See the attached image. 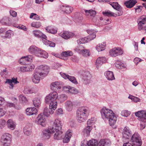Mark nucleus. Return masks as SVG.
Masks as SVG:
<instances>
[{"label":"nucleus","mask_w":146,"mask_h":146,"mask_svg":"<svg viewBox=\"0 0 146 146\" xmlns=\"http://www.w3.org/2000/svg\"><path fill=\"white\" fill-rule=\"evenodd\" d=\"M100 112L102 118L104 119H108L110 126H113L116 123L117 117L111 110L104 107L101 110Z\"/></svg>","instance_id":"f257e3e1"},{"label":"nucleus","mask_w":146,"mask_h":146,"mask_svg":"<svg viewBox=\"0 0 146 146\" xmlns=\"http://www.w3.org/2000/svg\"><path fill=\"white\" fill-rule=\"evenodd\" d=\"M90 111V108L86 106L79 108L76 113V118L78 122L80 123L84 122L87 119Z\"/></svg>","instance_id":"f03ea898"},{"label":"nucleus","mask_w":146,"mask_h":146,"mask_svg":"<svg viewBox=\"0 0 146 146\" xmlns=\"http://www.w3.org/2000/svg\"><path fill=\"white\" fill-rule=\"evenodd\" d=\"M58 98V94L56 92H52L45 97V102L46 103H50L51 107L53 106L57 107V103L56 100Z\"/></svg>","instance_id":"7ed1b4c3"},{"label":"nucleus","mask_w":146,"mask_h":146,"mask_svg":"<svg viewBox=\"0 0 146 146\" xmlns=\"http://www.w3.org/2000/svg\"><path fill=\"white\" fill-rule=\"evenodd\" d=\"M35 70L40 73L41 77H44L49 73L50 68L48 66L44 64L38 66Z\"/></svg>","instance_id":"20e7f679"},{"label":"nucleus","mask_w":146,"mask_h":146,"mask_svg":"<svg viewBox=\"0 0 146 146\" xmlns=\"http://www.w3.org/2000/svg\"><path fill=\"white\" fill-rule=\"evenodd\" d=\"M12 135L9 133H4L1 137L0 141L3 146H10L12 141Z\"/></svg>","instance_id":"39448f33"},{"label":"nucleus","mask_w":146,"mask_h":146,"mask_svg":"<svg viewBox=\"0 0 146 146\" xmlns=\"http://www.w3.org/2000/svg\"><path fill=\"white\" fill-rule=\"evenodd\" d=\"M131 141L133 146H141L142 141L138 134L135 133L133 135Z\"/></svg>","instance_id":"423d86ee"},{"label":"nucleus","mask_w":146,"mask_h":146,"mask_svg":"<svg viewBox=\"0 0 146 146\" xmlns=\"http://www.w3.org/2000/svg\"><path fill=\"white\" fill-rule=\"evenodd\" d=\"M62 123L61 120L59 119H56L54 120L52 126L50 127L51 130L52 132H54L55 130H61Z\"/></svg>","instance_id":"0eeeda50"},{"label":"nucleus","mask_w":146,"mask_h":146,"mask_svg":"<svg viewBox=\"0 0 146 146\" xmlns=\"http://www.w3.org/2000/svg\"><path fill=\"white\" fill-rule=\"evenodd\" d=\"M123 52L120 47H115L110 50L109 53L110 55L113 57H115L123 54Z\"/></svg>","instance_id":"6e6552de"},{"label":"nucleus","mask_w":146,"mask_h":146,"mask_svg":"<svg viewBox=\"0 0 146 146\" xmlns=\"http://www.w3.org/2000/svg\"><path fill=\"white\" fill-rule=\"evenodd\" d=\"M135 115L138 117V119L142 122H146V110L139 111L135 113Z\"/></svg>","instance_id":"1a4fd4ad"},{"label":"nucleus","mask_w":146,"mask_h":146,"mask_svg":"<svg viewBox=\"0 0 146 146\" xmlns=\"http://www.w3.org/2000/svg\"><path fill=\"white\" fill-rule=\"evenodd\" d=\"M105 142L104 140L101 139L98 143L95 139L90 140L87 142L88 146H104Z\"/></svg>","instance_id":"9d476101"},{"label":"nucleus","mask_w":146,"mask_h":146,"mask_svg":"<svg viewBox=\"0 0 146 146\" xmlns=\"http://www.w3.org/2000/svg\"><path fill=\"white\" fill-rule=\"evenodd\" d=\"M36 123L42 126H44L46 123V121L43 115H42V114H39L36 119Z\"/></svg>","instance_id":"9b49d317"},{"label":"nucleus","mask_w":146,"mask_h":146,"mask_svg":"<svg viewBox=\"0 0 146 146\" xmlns=\"http://www.w3.org/2000/svg\"><path fill=\"white\" fill-rule=\"evenodd\" d=\"M51 107L50 105H49V108H44L43 111V114L44 116L46 117H48L50 114L53 113L54 110L57 107L52 106Z\"/></svg>","instance_id":"f8f14e48"},{"label":"nucleus","mask_w":146,"mask_h":146,"mask_svg":"<svg viewBox=\"0 0 146 146\" xmlns=\"http://www.w3.org/2000/svg\"><path fill=\"white\" fill-rule=\"evenodd\" d=\"M54 138L55 139L59 140L62 139L64 137V135L61 130H55L54 131Z\"/></svg>","instance_id":"ddd939ff"},{"label":"nucleus","mask_w":146,"mask_h":146,"mask_svg":"<svg viewBox=\"0 0 146 146\" xmlns=\"http://www.w3.org/2000/svg\"><path fill=\"white\" fill-rule=\"evenodd\" d=\"M63 90L66 93L72 94H76L78 92V90L75 88L69 86L63 87Z\"/></svg>","instance_id":"4468645a"},{"label":"nucleus","mask_w":146,"mask_h":146,"mask_svg":"<svg viewBox=\"0 0 146 146\" xmlns=\"http://www.w3.org/2000/svg\"><path fill=\"white\" fill-rule=\"evenodd\" d=\"M40 73L36 70L34 71L31 78L32 82L35 84H37L39 83L40 79Z\"/></svg>","instance_id":"2eb2a0df"},{"label":"nucleus","mask_w":146,"mask_h":146,"mask_svg":"<svg viewBox=\"0 0 146 146\" xmlns=\"http://www.w3.org/2000/svg\"><path fill=\"white\" fill-rule=\"evenodd\" d=\"M107 61L106 58L104 57H98L96 60L95 65L98 69L103 64L105 63Z\"/></svg>","instance_id":"dca6fc26"},{"label":"nucleus","mask_w":146,"mask_h":146,"mask_svg":"<svg viewBox=\"0 0 146 146\" xmlns=\"http://www.w3.org/2000/svg\"><path fill=\"white\" fill-rule=\"evenodd\" d=\"M138 22V29L141 30L143 29V25L146 24V16L143 15L141 17Z\"/></svg>","instance_id":"f3484780"},{"label":"nucleus","mask_w":146,"mask_h":146,"mask_svg":"<svg viewBox=\"0 0 146 146\" xmlns=\"http://www.w3.org/2000/svg\"><path fill=\"white\" fill-rule=\"evenodd\" d=\"M35 68L33 64H28L24 66H22L20 68V71L23 72H28L32 71Z\"/></svg>","instance_id":"a211bd4d"},{"label":"nucleus","mask_w":146,"mask_h":146,"mask_svg":"<svg viewBox=\"0 0 146 146\" xmlns=\"http://www.w3.org/2000/svg\"><path fill=\"white\" fill-rule=\"evenodd\" d=\"M40 49L35 45L31 46L28 48V51L30 53L34 54L36 56H39L38 52Z\"/></svg>","instance_id":"6ab92c4d"},{"label":"nucleus","mask_w":146,"mask_h":146,"mask_svg":"<svg viewBox=\"0 0 146 146\" xmlns=\"http://www.w3.org/2000/svg\"><path fill=\"white\" fill-rule=\"evenodd\" d=\"M123 135V138L126 139H129L131 136V132L128 127H124Z\"/></svg>","instance_id":"aec40b11"},{"label":"nucleus","mask_w":146,"mask_h":146,"mask_svg":"<svg viewBox=\"0 0 146 146\" xmlns=\"http://www.w3.org/2000/svg\"><path fill=\"white\" fill-rule=\"evenodd\" d=\"M61 84L62 83L61 82H55L52 83L50 86L52 90H57L61 88Z\"/></svg>","instance_id":"412c9836"},{"label":"nucleus","mask_w":146,"mask_h":146,"mask_svg":"<svg viewBox=\"0 0 146 146\" xmlns=\"http://www.w3.org/2000/svg\"><path fill=\"white\" fill-rule=\"evenodd\" d=\"M59 35L65 39H68L73 37L74 34L73 33L65 31L62 33H60Z\"/></svg>","instance_id":"4be33fe9"},{"label":"nucleus","mask_w":146,"mask_h":146,"mask_svg":"<svg viewBox=\"0 0 146 146\" xmlns=\"http://www.w3.org/2000/svg\"><path fill=\"white\" fill-rule=\"evenodd\" d=\"M32 33L35 37L45 39L47 38L46 35L43 34L41 31L38 30H35L33 31Z\"/></svg>","instance_id":"5701e85b"},{"label":"nucleus","mask_w":146,"mask_h":146,"mask_svg":"<svg viewBox=\"0 0 146 146\" xmlns=\"http://www.w3.org/2000/svg\"><path fill=\"white\" fill-rule=\"evenodd\" d=\"M65 108L68 111H71L73 109V103L70 100H67L64 103Z\"/></svg>","instance_id":"b1692460"},{"label":"nucleus","mask_w":146,"mask_h":146,"mask_svg":"<svg viewBox=\"0 0 146 146\" xmlns=\"http://www.w3.org/2000/svg\"><path fill=\"white\" fill-rule=\"evenodd\" d=\"M13 83H14L15 84H17L19 83V82L17 81V78H12V79H6V81L5 82L6 84H9L10 86L9 88L10 89H13L14 87V85L13 84Z\"/></svg>","instance_id":"393cba45"},{"label":"nucleus","mask_w":146,"mask_h":146,"mask_svg":"<svg viewBox=\"0 0 146 146\" xmlns=\"http://www.w3.org/2000/svg\"><path fill=\"white\" fill-rule=\"evenodd\" d=\"M54 133L51 131L50 127L48 129H45L42 131V137L44 139H48L50 137L51 133Z\"/></svg>","instance_id":"a878e982"},{"label":"nucleus","mask_w":146,"mask_h":146,"mask_svg":"<svg viewBox=\"0 0 146 146\" xmlns=\"http://www.w3.org/2000/svg\"><path fill=\"white\" fill-rule=\"evenodd\" d=\"M60 8L63 11L67 14H69L71 13L73 9L72 7L67 5H62Z\"/></svg>","instance_id":"bb28decb"},{"label":"nucleus","mask_w":146,"mask_h":146,"mask_svg":"<svg viewBox=\"0 0 146 146\" xmlns=\"http://www.w3.org/2000/svg\"><path fill=\"white\" fill-rule=\"evenodd\" d=\"M32 126L30 125L25 126L23 129V132L25 135L29 136L30 135L32 132Z\"/></svg>","instance_id":"cd10ccee"},{"label":"nucleus","mask_w":146,"mask_h":146,"mask_svg":"<svg viewBox=\"0 0 146 146\" xmlns=\"http://www.w3.org/2000/svg\"><path fill=\"white\" fill-rule=\"evenodd\" d=\"M106 47V43L104 42L97 44L96 47V49L98 52H100L104 50Z\"/></svg>","instance_id":"c85d7f7f"},{"label":"nucleus","mask_w":146,"mask_h":146,"mask_svg":"<svg viewBox=\"0 0 146 146\" xmlns=\"http://www.w3.org/2000/svg\"><path fill=\"white\" fill-rule=\"evenodd\" d=\"M26 111L27 114L29 115L36 114L37 113V109L34 107L27 108L26 109Z\"/></svg>","instance_id":"c756f323"},{"label":"nucleus","mask_w":146,"mask_h":146,"mask_svg":"<svg viewBox=\"0 0 146 146\" xmlns=\"http://www.w3.org/2000/svg\"><path fill=\"white\" fill-rule=\"evenodd\" d=\"M7 127L9 129L11 130H14L16 127V123L12 119H9L7 122Z\"/></svg>","instance_id":"7c9ffc66"},{"label":"nucleus","mask_w":146,"mask_h":146,"mask_svg":"<svg viewBox=\"0 0 146 146\" xmlns=\"http://www.w3.org/2000/svg\"><path fill=\"white\" fill-rule=\"evenodd\" d=\"M72 131L70 129L66 132L65 135V138L63 140L64 142L68 143L69 142L72 135Z\"/></svg>","instance_id":"2f4dec72"},{"label":"nucleus","mask_w":146,"mask_h":146,"mask_svg":"<svg viewBox=\"0 0 146 146\" xmlns=\"http://www.w3.org/2000/svg\"><path fill=\"white\" fill-rule=\"evenodd\" d=\"M104 75L109 80H112L115 79L113 73L111 71H108L104 73Z\"/></svg>","instance_id":"473e14b6"},{"label":"nucleus","mask_w":146,"mask_h":146,"mask_svg":"<svg viewBox=\"0 0 146 146\" xmlns=\"http://www.w3.org/2000/svg\"><path fill=\"white\" fill-rule=\"evenodd\" d=\"M90 36H87L85 37L84 38H82L79 39L77 40V42L78 44H84L86 43L91 40Z\"/></svg>","instance_id":"72a5a7b5"},{"label":"nucleus","mask_w":146,"mask_h":146,"mask_svg":"<svg viewBox=\"0 0 146 146\" xmlns=\"http://www.w3.org/2000/svg\"><path fill=\"white\" fill-rule=\"evenodd\" d=\"M135 0H130L125 3L124 4L127 8H131L133 7L136 3Z\"/></svg>","instance_id":"f704fd0d"},{"label":"nucleus","mask_w":146,"mask_h":146,"mask_svg":"<svg viewBox=\"0 0 146 146\" xmlns=\"http://www.w3.org/2000/svg\"><path fill=\"white\" fill-rule=\"evenodd\" d=\"M87 33L90 35L88 36H90V39L92 40L95 38L96 37V32L94 30L89 29L86 31Z\"/></svg>","instance_id":"c9c22d12"},{"label":"nucleus","mask_w":146,"mask_h":146,"mask_svg":"<svg viewBox=\"0 0 146 146\" xmlns=\"http://www.w3.org/2000/svg\"><path fill=\"white\" fill-rule=\"evenodd\" d=\"M91 77V75L89 72H85L84 75L83 79L85 81V83H88Z\"/></svg>","instance_id":"e433bc0d"},{"label":"nucleus","mask_w":146,"mask_h":146,"mask_svg":"<svg viewBox=\"0 0 146 146\" xmlns=\"http://www.w3.org/2000/svg\"><path fill=\"white\" fill-rule=\"evenodd\" d=\"M38 53L40 54V55L39 56H37L39 57L46 58L48 56V53L46 51L42 50L41 49H40Z\"/></svg>","instance_id":"4c0bfd02"},{"label":"nucleus","mask_w":146,"mask_h":146,"mask_svg":"<svg viewBox=\"0 0 146 146\" xmlns=\"http://www.w3.org/2000/svg\"><path fill=\"white\" fill-rule=\"evenodd\" d=\"M115 66L117 68L121 69L125 67V65L119 60L117 61L115 63Z\"/></svg>","instance_id":"58836bf2"},{"label":"nucleus","mask_w":146,"mask_h":146,"mask_svg":"<svg viewBox=\"0 0 146 146\" xmlns=\"http://www.w3.org/2000/svg\"><path fill=\"white\" fill-rule=\"evenodd\" d=\"M33 102L35 107L37 108H39L40 106L41 100L38 98H35L33 100Z\"/></svg>","instance_id":"ea45409f"},{"label":"nucleus","mask_w":146,"mask_h":146,"mask_svg":"<svg viewBox=\"0 0 146 146\" xmlns=\"http://www.w3.org/2000/svg\"><path fill=\"white\" fill-rule=\"evenodd\" d=\"M46 30L48 33L53 34H55L57 32V30L56 29L51 27H46Z\"/></svg>","instance_id":"a19ab883"},{"label":"nucleus","mask_w":146,"mask_h":146,"mask_svg":"<svg viewBox=\"0 0 146 146\" xmlns=\"http://www.w3.org/2000/svg\"><path fill=\"white\" fill-rule=\"evenodd\" d=\"M86 14L87 15H90L91 16L94 17L96 14V11L93 9L85 10Z\"/></svg>","instance_id":"79ce46f5"},{"label":"nucleus","mask_w":146,"mask_h":146,"mask_svg":"<svg viewBox=\"0 0 146 146\" xmlns=\"http://www.w3.org/2000/svg\"><path fill=\"white\" fill-rule=\"evenodd\" d=\"M92 129V126L88 125V126L84 130L83 132L84 134L86 135L87 136L88 135Z\"/></svg>","instance_id":"37998d69"},{"label":"nucleus","mask_w":146,"mask_h":146,"mask_svg":"<svg viewBox=\"0 0 146 146\" xmlns=\"http://www.w3.org/2000/svg\"><path fill=\"white\" fill-rule=\"evenodd\" d=\"M67 99V96L65 94H62L58 96V99L60 102H63Z\"/></svg>","instance_id":"c03bdc74"},{"label":"nucleus","mask_w":146,"mask_h":146,"mask_svg":"<svg viewBox=\"0 0 146 146\" xmlns=\"http://www.w3.org/2000/svg\"><path fill=\"white\" fill-rule=\"evenodd\" d=\"M62 54L64 57H67L72 56L73 53L71 51L68 50L62 52Z\"/></svg>","instance_id":"a18cd8bd"},{"label":"nucleus","mask_w":146,"mask_h":146,"mask_svg":"<svg viewBox=\"0 0 146 146\" xmlns=\"http://www.w3.org/2000/svg\"><path fill=\"white\" fill-rule=\"evenodd\" d=\"M81 54L84 56L88 57L90 55V51L88 49H84Z\"/></svg>","instance_id":"49530a36"},{"label":"nucleus","mask_w":146,"mask_h":146,"mask_svg":"<svg viewBox=\"0 0 146 146\" xmlns=\"http://www.w3.org/2000/svg\"><path fill=\"white\" fill-rule=\"evenodd\" d=\"M102 13L104 15L109 17L111 16H114V13L111 12L109 11H103Z\"/></svg>","instance_id":"de8ad7c7"},{"label":"nucleus","mask_w":146,"mask_h":146,"mask_svg":"<svg viewBox=\"0 0 146 146\" xmlns=\"http://www.w3.org/2000/svg\"><path fill=\"white\" fill-rule=\"evenodd\" d=\"M84 49V48L82 46L79 45L76 47L74 50L78 53L81 54Z\"/></svg>","instance_id":"09e8293b"},{"label":"nucleus","mask_w":146,"mask_h":146,"mask_svg":"<svg viewBox=\"0 0 146 146\" xmlns=\"http://www.w3.org/2000/svg\"><path fill=\"white\" fill-rule=\"evenodd\" d=\"M13 35V32L11 30H8L5 33V36L7 38H10Z\"/></svg>","instance_id":"8fccbe9b"},{"label":"nucleus","mask_w":146,"mask_h":146,"mask_svg":"<svg viewBox=\"0 0 146 146\" xmlns=\"http://www.w3.org/2000/svg\"><path fill=\"white\" fill-rule=\"evenodd\" d=\"M110 4L114 9L116 10L121 7L117 2H110Z\"/></svg>","instance_id":"3c124183"},{"label":"nucleus","mask_w":146,"mask_h":146,"mask_svg":"<svg viewBox=\"0 0 146 146\" xmlns=\"http://www.w3.org/2000/svg\"><path fill=\"white\" fill-rule=\"evenodd\" d=\"M68 79L72 82L75 84H78V82L76 80V79L74 76H70Z\"/></svg>","instance_id":"603ef678"},{"label":"nucleus","mask_w":146,"mask_h":146,"mask_svg":"<svg viewBox=\"0 0 146 146\" xmlns=\"http://www.w3.org/2000/svg\"><path fill=\"white\" fill-rule=\"evenodd\" d=\"M96 121V119L94 117H92L89 119L87 121V124L88 125H92L94 124Z\"/></svg>","instance_id":"864d4df0"},{"label":"nucleus","mask_w":146,"mask_h":146,"mask_svg":"<svg viewBox=\"0 0 146 146\" xmlns=\"http://www.w3.org/2000/svg\"><path fill=\"white\" fill-rule=\"evenodd\" d=\"M30 18L38 20L40 19V17L35 13H32L31 14Z\"/></svg>","instance_id":"5fc2aeb1"},{"label":"nucleus","mask_w":146,"mask_h":146,"mask_svg":"<svg viewBox=\"0 0 146 146\" xmlns=\"http://www.w3.org/2000/svg\"><path fill=\"white\" fill-rule=\"evenodd\" d=\"M130 111L127 110H124L122 111L121 113V114L124 117H127L130 114Z\"/></svg>","instance_id":"6e6d98bb"},{"label":"nucleus","mask_w":146,"mask_h":146,"mask_svg":"<svg viewBox=\"0 0 146 146\" xmlns=\"http://www.w3.org/2000/svg\"><path fill=\"white\" fill-rule=\"evenodd\" d=\"M31 25L32 27L36 28H38L41 26V24L39 22H33L31 24Z\"/></svg>","instance_id":"4d7b16f0"},{"label":"nucleus","mask_w":146,"mask_h":146,"mask_svg":"<svg viewBox=\"0 0 146 146\" xmlns=\"http://www.w3.org/2000/svg\"><path fill=\"white\" fill-rule=\"evenodd\" d=\"M6 105L7 107H9L10 108H15L17 109H19L21 108L20 107H19V108L16 107L15 106V105L13 103L7 102Z\"/></svg>","instance_id":"13d9d810"},{"label":"nucleus","mask_w":146,"mask_h":146,"mask_svg":"<svg viewBox=\"0 0 146 146\" xmlns=\"http://www.w3.org/2000/svg\"><path fill=\"white\" fill-rule=\"evenodd\" d=\"M8 73L7 70L5 69L1 72L0 74L3 78H6Z\"/></svg>","instance_id":"bf43d9fd"},{"label":"nucleus","mask_w":146,"mask_h":146,"mask_svg":"<svg viewBox=\"0 0 146 146\" xmlns=\"http://www.w3.org/2000/svg\"><path fill=\"white\" fill-rule=\"evenodd\" d=\"M6 122L4 120H0V128H3L5 127L6 125Z\"/></svg>","instance_id":"052dcab7"},{"label":"nucleus","mask_w":146,"mask_h":146,"mask_svg":"<svg viewBox=\"0 0 146 146\" xmlns=\"http://www.w3.org/2000/svg\"><path fill=\"white\" fill-rule=\"evenodd\" d=\"M25 60L26 61L31 62L32 61L33 58V56L32 55H28L26 56H25Z\"/></svg>","instance_id":"680f3d73"},{"label":"nucleus","mask_w":146,"mask_h":146,"mask_svg":"<svg viewBox=\"0 0 146 146\" xmlns=\"http://www.w3.org/2000/svg\"><path fill=\"white\" fill-rule=\"evenodd\" d=\"M23 92L25 94H31V88L28 87H25L23 90Z\"/></svg>","instance_id":"e2e57ef3"},{"label":"nucleus","mask_w":146,"mask_h":146,"mask_svg":"<svg viewBox=\"0 0 146 146\" xmlns=\"http://www.w3.org/2000/svg\"><path fill=\"white\" fill-rule=\"evenodd\" d=\"M60 74L61 76L65 79H68L70 76L62 72H60Z\"/></svg>","instance_id":"0e129e2a"},{"label":"nucleus","mask_w":146,"mask_h":146,"mask_svg":"<svg viewBox=\"0 0 146 146\" xmlns=\"http://www.w3.org/2000/svg\"><path fill=\"white\" fill-rule=\"evenodd\" d=\"M142 8V6H137L135 7L134 8L135 12L138 13L140 12L141 11Z\"/></svg>","instance_id":"69168bd1"},{"label":"nucleus","mask_w":146,"mask_h":146,"mask_svg":"<svg viewBox=\"0 0 146 146\" xmlns=\"http://www.w3.org/2000/svg\"><path fill=\"white\" fill-rule=\"evenodd\" d=\"M6 113L5 110L0 107V117L3 116Z\"/></svg>","instance_id":"338daca9"},{"label":"nucleus","mask_w":146,"mask_h":146,"mask_svg":"<svg viewBox=\"0 0 146 146\" xmlns=\"http://www.w3.org/2000/svg\"><path fill=\"white\" fill-rule=\"evenodd\" d=\"M38 87H34L31 88V94L36 93L38 92Z\"/></svg>","instance_id":"774afa93"}]
</instances>
